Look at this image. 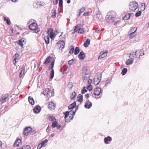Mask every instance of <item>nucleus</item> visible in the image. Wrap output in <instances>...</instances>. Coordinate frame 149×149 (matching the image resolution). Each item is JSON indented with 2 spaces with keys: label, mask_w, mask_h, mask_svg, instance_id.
Instances as JSON below:
<instances>
[{
  "label": "nucleus",
  "mask_w": 149,
  "mask_h": 149,
  "mask_svg": "<svg viewBox=\"0 0 149 149\" xmlns=\"http://www.w3.org/2000/svg\"><path fill=\"white\" fill-rule=\"evenodd\" d=\"M42 37L44 39L45 43L48 44L49 43V37L51 39L54 37L53 29L52 28H49L47 32H45L42 34Z\"/></svg>",
  "instance_id": "1"
},
{
  "label": "nucleus",
  "mask_w": 149,
  "mask_h": 149,
  "mask_svg": "<svg viewBox=\"0 0 149 149\" xmlns=\"http://www.w3.org/2000/svg\"><path fill=\"white\" fill-rule=\"evenodd\" d=\"M106 18L107 19V21L108 23L111 24L113 22H114L113 24L114 25H116L118 22L119 21H117L116 22H113L114 19V17H113L112 16L110 13H108L106 16Z\"/></svg>",
  "instance_id": "2"
},
{
  "label": "nucleus",
  "mask_w": 149,
  "mask_h": 149,
  "mask_svg": "<svg viewBox=\"0 0 149 149\" xmlns=\"http://www.w3.org/2000/svg\"><path fill=\"white\" fill-rule=\"evenodd\" d=\"M77 109V108L75 111H70L69 112L68 111H66L65 112H64L63 113L65 115V118L66 120H67V121H66L67 122H68V121H69V120H66V118L68 116V115H70L71 116V118L70 119V120H72L74 117L73 115L75 114L76 110Z\"/></svg>",
  "instance_id": "3"
},
{
  "label": "nucleus",
  "mask_w": 149,
  "mask_h": 149,
  "mask_svg": "<svg viewBox=\"0 0 149 149\" xmlns=\"http://www.w3.org/2000/svg\"><path fill=\"white\" fill-rule=\"evenodd\" d=\"M29 27L30 29L34 30L36 33H38L40 31V29L38 28L37 24L34 22L30 24L29 25Z\"/></svg>",
  "instance_id": "4"
},
{
  "label": "nucleus",
  "mask_w": 149,
  "mask_h": 149,
  "mask_svg": "<svg viewBox=\"0 0 149 149\" xmlns=\"http://www.w3.org/2000/svg\"><path fill=\"white\" fill-rule=\"evenodd\" d=\"M81 25L80 24H79L77 25L74 29L75 32H77L78 33L83 34L85 31L84 29L81 28Z\"/></svg>",
  "instance_id": "5"
},
{
  "label": "nucleus",
  "mask_w": 149,
  "mask_h": 149,
  "mask_svg": "<svg viewBox=\"0 0 149 149\" xmlns=\"http://www.w3.org/2000/svg\"><path fill=\"white\" fill-rule=\"evenodd\" d=\"M102 74L101 73H98L95 77L94 84L95 85H97L100 82L101 79Z\"/></svg>",
  "instance_id": "6"
},
{
  "label": "nucleus",
  "mask_w": 149,
  "mask_h": 149,
  "mask_svg": "<svg viewBox=\"0 0 149 149\" xmlns=\"http://www.w3.org/2000/svg\"><path fill=\"white\" fill-rule=\"evenodd\" d=\"M138 4L136 2H131L129 5V8L132 10H135L138 8Z\"/></svg>",
  "instance_id": "7"
},
{
  "label": "nucleus",
  "mask_w": 149,
  "mask_h": 149,
  "mask_svg": "<svg viewBox=\"0 0 149 149\" xmlns=\"http://www.w3.org/2000/svg\"><path fill=\"white\" fill-rule=\"evenodd\" d=\"M54 61H52L49 68V70L52 69V70L50 73V79L51 80L53 79L54 75V69H53L54 66Z\"/></svg>",
  "instance_id": "8"
},
{
  "label": "nucleus",
  "mask_w": 149,
  "mask_h": 149,
  "mask_svg": "<svg viewBox=\"0 0 149 149\" xmlns=\"http://www.w3.org/2000/svg\"><path fill=\"white\" fill-rule=\"evenodd\" d=\"M65 43L63 41H58L56 44V46L57 48L62 49L64 47Z\"/></svg>",
  "instance_id": "9"
},
{
  "label": "nucleus",
  "mask_w": 149,
  "mask_h": 149,
  "mask_svg": "<svg viewBox=\"0 0 149 149\" xmlns=\"http://www.w3.org/2000/svg\"><path fill=\"white\" fill-rule=\"evenodd\" d=\"M31 130V128L30 127H27L25 128L24 129L23 134L27 136L30 132Z\"/></svg>",
  "instance_id": "10"
},
{
  "label": "nucleus",
  "mask_w": 149,
  "mask_h": 149,
  "mask_svg": "<svg viewBox=\"0 0 149 149\" xmlns=\"http://www.w3.org/2000/svg\"><path fill=\"white\" fill-rule=\"evenodd\" d=\"M101 88L99 87L96 88L94 91V94L96 95H99L101 92Z\"/></svg>",
  "instance_id": "11"
},
{
  "label": "nucleus",
  "mask_w": 149,
  "mask_h": 149,
  "mask_svg": "<svg viewBox=\"0 0 149 149\" xmlns=\"http://www.w3.org/2000/svg\"><path fill=\"white\" fill-rule=\"evenodd\" d=\"M92 103L88 100H87L85 102L84 107L86 109H89L92 107Z\"/></svg>",
  "instance_id": "12"
},
{
  "label": "nucleus",
  "mask_w": 149,
  "mask_h": 149,
  "mask_svg": "<svg viewBox=\"0 0 149 149\" xmlns=\"http://www.w3.org/2000/svg\"><path fill=\"white\" fill-rule=\"evenodd\" d=\"M43 94L45 95H48L49 96H54V95H53L52 93L51 94V95H50V93L49 92V90L48 88H47L45 89V90L43 91Z\"/></svg>",
  "instance_id": "13"
},
{
  "label": "nucleus",
  "mask_w": 149,
  "mask_h": 149,
  "mask_svg": "<svg viewBox=\"0 0 149 149\" xmlns=\"http://www.w3.org/2000/svg\"><path fill=\"white\" fill-rule=\"evenodd\" d=\"M112 141V138L110 136H108L104 139V141L105 144H109V141Z\"/></svg>",
  "instance_id": "14"
},
{
  "label": "nucleus",
  "mask_w": 149,
  "mask_h": 149,
  "mask_svg": "<svg viewBox=\"0 0 149 149\" xmlns=\"http://www.w3.org/2000/svg\"><path fill=\"white\" fill-rule=\"evenodd\" d=\"M129 57L130 59H132L133 60H134L138 57L135 52H131L130 53Z\"/></svg>",
  "instance_id": "15"
},
{
  "label": "nucleus",
  "mask_w": 149,
  "mask_h": 149,
  "mask_svg": "<svg viewBox=\"0 0 149 149\" xmlns=\"http://www.w3.org/2000/svg\"><path fill=\"white\" fill-rule=\"evenodd\" d=\"M41 110V107L40 106H36L33 109V112L35 113H39Z\"/></svg>",
  "instance_id": "16"
},
{
  "label": "nucleus",
  "mask_w": 149,
  "mask_h": 149,
  "mask_svg": "<svg viewBox=\"0 0 149 149\" xmlns=\"http://www.w3.org/2000/svg\"><path fill=\"white\" fill-rule=\"evenodd\" d=\"M78 57L80 59H83L85 57V55L83 52L81 51L78 56Z\"/></svg>",
  "instance_id": "17"
},
{
  "label": "nucleus",
  "mask_w": 149,
  "mask_h": 149,
  "mask_svg": "<svg viewBox=\"0 0 149 149\" xmlns=\"http://www.w3.org/2000/svg\"><path fill=\"white\" fill-rule=\"evenodd\" d=\"M21 141L20 139H17L15 141L14 143V146L15 147H18L19 146V144L21 143Z\"/></svg>",
  "instance_id": "18"
},
{
  "label": "nucleus",
  "mask_w": 149,
  "mask_h": 149,
  "mask_svg": "<svg viewBox=\"0 0 149 149\" xmlns=\"http://www.w3.org/2000/svg\"><path fill=\"white\" fill-rule=\"evenodd\" d=\"M48 108L51 110L54 109L55 108V106L54 103L52 102L49 103L48 105Z\"/></svg>",
  "instance_id": "19"
},
{
  "label": "nucleus",
  "mask_w": 149,
  "mask_h": 149,
  "mask_svg": "<svg viewBox=\"0 0 149 149\" xmlns=\"http://www.w3.org/2000/svg\"><path fill=\"white\" fill-rule=\"evenodd\" d=\"M90 40L88 38L84 43V45L85 47H87L90 44Z\"/></svg>",
  "instance_id": "20"
},
{
  "label": "nucleus",
  "mask_w": 149,
  "mask_h": 149,
  "mask_svg": "<svg viewBox=\"0 0 149 149\" xmlns=\"http://www.w3.org/2000/svg\"><path fill=\"white\" fill-rule=\"evenodd\" d=\"M52 58L50 56H48L45 60L44 64L45 65H47L50 62Z\"/></svg>",
  "instance_id": "21"
},
{
  "label": "nucleus",
  "mask_w": 149,
  "mask_h": 149,
  "mask_svg": "<svg viewBox=\"0 0 149 149\" xmlns=\"http://www.w3.org/2000/svg\"><path fill=\"white\" fill-rule=\"evenodd\" d=\"M28 100L29 103L31 105H33L34 104V101L33 98L31 96H29L28 97Z\"/></svg>",
  "instance_id": "22"
},
{
  "label": "nucleus",
  "mask_w": 149,
  "mask_h": 149,
  "mask_svg": "<svg viewBox=\"0 0 149 149\" xmlns=\"http://www.w3.org/2000/svg\"><path fill=\"white\" fill-rule=\"evenodd\" d=\"M107 52H103L102 53L101 52L100 54H101V55H100L98 57V59L102 58L105 56H106L107 55Z\"/></svg>",
  "instance_id": "23"
},
{
  "label": "nucleus",
  "mask_w": 149,
  "mask_h": 149,
  "mask_svg": "<svg viewBox=\"0 0 149 149\" xmlns=\"http://www.w3.org/2000/svg\"><path fill=\"white\" fill-rule=\"evenodd\" d=\"M143 52V50H138L136 51L135 52L137 56L138 57L139 56V57L141 56V52Z\"/></svg>",
  "instance_id": "24"
},
{
  "label": "nucleus",
  "mask_w": 149,
  "mask_h": 149,
  "mask_svg": "<svg viewBox=\"0 0 149 149\" xmlns=\"http://www.w3.org/2000/svg\"><path fill=\"white\" fill-rule=\"evenodd\" d=\"M129 37L131 39L135 36L136 35V32H131L129 33Z\"/></svg>",
  "instance_id": "25"
},
{
  "label": "nucleus",
  "mask_w": 149,
  "mask_h": 149,
  "mask_svg": "<svg viewBox=\"0 0 149 149\" xmlns=\"http://www.w3.org/2000/svg\"><path fill=\"white\" fill-rule=\"evenodd\" d=\"M131 13H127L123 17V20H127L129 19L130 17Z\"/></svg>",
  "instance_id": "26"
},
{
  "label": "nucleus",
  "mask_w": 149,
  "mask_h": 149,
  "mask_svg": "<svg viewBox=\"0 0 149 149\" xmlns=\"http://www.w3.org/2000/svg\"><path fill=\"white\" fill-rule=\"evenodd\" d=\"M76 102H74L68 106V109H73L76 106Z\"/></svg>",
  "instance_id": "27"
},
{
  "label": "nucleus",
  "mask_w": 149,
  "mask_h": 149,
  "mask_svg": "<svg viewBox=\"0 0 149 149\" xmlns=\"http://www.w3.org/2000/svg\"><path fill=\"white\" fill-rule=\"evenodd\" d=\"M77 100L78 101L81 102L83 101V96L81 94L78 95L77 97Z\"/></svg>",
  "instance_id": "28"
},
{
  "label": "nucleus",
  "mask_w": 149,
  "mask_h": 149,
  "mask_svg": "<svg viewBox=\"0 0 149 149\" xmlns=\"http://www.w3.org/2000/svg\"><path fill=\"white\" fill-rule=\"evenodd\" d=\"M56 15V10L54 9H53L52 10V17L53 18H55Z\"/></svg>",
  "instance_id": "29"
},
{
  "label": "nucleus",
  "mask_w": 149,
  "mask_h": 149,
  "mask_svg": "<svg viewBox=\"0 0 149 149\" xmlns=\"http://www.w3.org/2000/svg\"><path fill=\"white\" fill-rule=\"evenodd\" d=\"M19 56V55L18 54H15L13 56V58L14 59V60H13V62L14 64L16 63V60Z\"/></svg>",
  "instance_id": "30"
},
{
  "label": "nucleus",
  "mask_w": 149,
  "mask_h": 149,
  "mask_svg": "<svg viewBox=\"0 0 149 149\" xmlns=\"http://www.w3.org/2000/svg\"><path fill=\"white\" fill-rule=\"evenodd\" d=\"M69 53L70 54H72L73 53L74 50V47L73 46H70L69 47Z\"/></svg>",
  "instance_id": "31"
},
{
  "label": "nucleus",
  "mask_w": 149,
  "mask_h": 149,
  "mask_svg": "<svg viewBox=\"0 0 149 149\" xmlns=\"http://www.w3.org/2000/svg\"><path fill=\"white\" fill-rule=\"evenodd\" d=\"M133 62V60L131 59H128L126 62L127 65H129L132 64Z\"/></svg>",
  "instance_id": "32"
},
{
  "label": "nucleus",
  "mask_w": 149,
  "mask_h": 149,
  "mask_svg": "<svg viewBox=\"0 0 149 149\" xmlns=\"http://www.w3.org/2000/svg\"><path fill=\"white\" fill-rule=\"evenodd\" d=\"M8 96V94H7L3 95L2 96V99L4 101L6 102V99Z\"/></svg>",
  "instance_id": "33"
},
{
  "label": "nucleus",
  "mask_w": 149,
  "mask_h": 149,
  "mask_svg": "<svg viewBox=\"0 0 149 149\" xmlns=\"http://www.w3.org/2000/svg\"><path fill=\"white\" fill-rule=\"evenodd\" d=\"M127 68H124L122 70L121 72V74L122 75H125L127 73Z\"/></svg>",
  "instance_id": "34"
},
{
  "label": "nucleus",
  "mask_w": 149,
  "mask_h": 149,
  "mask_svg": "<svg viewBox=\"0 0 149 149\" xmlns=\"http://www.w3.org/2000/svg\"><path fill=\"white\" fill-rule=\"evenodd\" d=\"M79 51L80 50L79 48L77 47H76L74 50V54L75 55L77 54L79 52Z\"/></svg>",
  "instance_id": "35"
},
{
  "label": "nucleus",
  "mask_w": 149,
  "mask_h": 149,
  "mask_svg": "<svg viewBox=\"0 0 149 149\" xmlns=\"http://www.w3.org/2000/svg\"><path fill=\"white\" fill-rule=\"evenodd\" d=\"M137 30V28L136 27H134L130 29L129 31V33H131V32H136Z\"/></svg>",
  "instance_id": "36"
},
{
  "label": "nucleus",
  "mask_w": 149,
  "mask_h": 149,
  "mask_svg": "<svg viewBox=\"0 0 149 149\" xmlns=\"http://www.w3.org/2000/svg\"><path fill=\"white\" fill-rule=\"evenodd\" d=\"M90 76L89 75H88L87 74H86L85 76H84V82H85L87 80H88V79L89 78Z\"/></svg>",
  "instance_id": "37"
},
{
  "label": "nucleus",
  "mask_w": 149,
  "mask_h": 149,
  "mask_svg": "<svg viewBox=\"0 0 149 149\" xmlns=\"http://www.w3.org/2000/svg\"><path fill=\"white\" fill-rule=\"evenodd\" d=\"M145 8V3H142L141 4L140 8L141 11H143Z\"/></svg>",
  "instance_id": "38"
},
{
  "label": "nucleus",
  "mask_w": 149,
  "mask_h": 149,
  "mask_svg": "<svg viewBox=\"0 0 149 149\" xmlns=\"http://www.w3.org/2000/svg\"><path fill=\"white\" fill-rule=\"evenodd\" d=\"M21 149H31V148L29 146L26 145L23 146Z\"/></svg>",
  "instance_id": "39"
},
{
  "label": "nucleus",
  "mask_w": 149,
  "mask_h": 149,
  "mask_svg": "<svg viewBox=\"0 0 149 149\" xmlns=\"http://www.w3.org/2000/svg\"><path fill=\"white\" fill-rule=\"evenodd\" d=\"M86 89L87 88L86 87L83 88V89L81 90V93L82 94H84L87 92Z\"/></svg>",
  "instance_id": "40"
},
{
  "label": "nucleus",
  "mask_w": 149,
  "mask_h": 149,
  "mask_svg": "<svg viewBox=\"0 0 149 149\" xmlns=\"http://www.w3.org/2000/svg\"><path fill=\"white\" fill-rule=\"evenodd\" d=\"M57 122L56 121H54L52 123V127L53 128H54L56 127L57 125Z\"/></svg>",
  "instance_id": "41"
},
{
  "label": "nucleus",
  "mask_w": 149,
  "mask_h": 149,
  "mask_svg": "<svg viewBox=\"0 0 149 149\" xmlns=\"http://www.w3.org/2000/svg\"><path fill=\"white\" fill-rule=\"evenodd\" d=\"M76 93L75 91H74L72 93L71 95L70 96V98L71 99H73L74 98V97L76 95Z\"/></svg>",
  "instance_id": "42"
},
{
  "label": "nucleus",
  "mask_w": 149,
  "mask_h": 149,
  "mask_svg": "<svg viewBox=\"0 0 149 149\" xmlns=\"http://www.w3.org/2000/svg\"><path fill=\"white\" fill-rule=\"evenodd\" d=\"M49 119L51 121H54V120H55V118L53 116H50L49 117Z\"/></svg>",
  "instance_id": "43"
},
{
  "label": "nucleus",
  "mask_w": 149,
  "mask_h": 149,
  "mask_svg": "<svg viewBox=\"0 0 149 149\" xmlns=\"http://www.w3.org/2000/svg\"><path fill=\"white\" fill-rule=\"evenodd\" d=\"M25 71V68L24 66H23L21 68V70L20 72L21 74H24Z\"/></svg>",
  "instance_id": "44"
},
{
  "label": "nucleus",
  "mask_w": 149,
  "mask_h": 149,
  "mask_svg": "<svg viewBox=\"0 0 149 149\" xmlns=\"http://www.w3.org/2000/svg\"><path fill=\"white\" fill-rule=\"evenodd\" d=\"M141 14V11H139L138 12H137L135 14V16L136 17H138L140 16Z\"/></svg>",
  "instance_id": "45"
},
{
  "label": "nucleus",
  "mask_w": 149,
  "mask_h": 149,
  "mask_svg": "<svg viewBox=\"0 0 149 149\" xmlns=\"http://www.w3.org/2000/svg\"><path fill=\"white\" fill-rule=\"evenodd\" d=\"M97 18L99 20H100L102 19V16L100 14H98L96 15Z\"/></svg>",
  "instance_id": "46"
},
{
  "label": "nucleus",
  "mask_w": 149,
  "mask_h": 149,
  "mask_svg": "<svg viewBox=\"0 0 149 149\" xmlns=\"http://www.w3.org/2000/svg\"><path fill=\"white\" fill-rule=\"evenodd\" d=\"M85 10V8L84 7H83L81 8L80 9V12L79 13V16L80 15V13L83 12Z\"/></svg>",
  "instance_id": "47"
},
{
  "label": "nucleus",
  "mask_w": 149,
  "mask_h": 149,
  "mask_svg": "<svg viewBox=\"0 0 149 149\" xmlns=\"http://www.w3.org/2000/svg\"><path fill=\"white\" fill-rule=\"evenodd\" d=\"M56 127H57L58 130H60V131L62 130L63 128V126L61 127V125H57Z\"/></svg>",
  "instance_id": "48"
},
{
  "label": "nucleus",
  "mask_w": 149,
  "mask_h": 149,
  "mask_svg": "<svg viewBox=\"0 0 149 149\" xmlns=\"http://www.w3.org/2000/svg\"><path fill=\"white\" fill-rule=\"evenodd\" d=\"M36 4L39 5H43L44 3L43 2L41 1H37L36 2Z\"/></svg>",
  "instance_id": "49"
},
{
  "label": "nucleus",
  "mask_w": 149,
  "mask_h": 149,
  "mask_svg": "<svg viewBox=\"0 0 149 149\" xmlns=\"http://www.w3.org/2000/svg\"><path fill=\"white\" fill-rule=\"evenodd\" d=\"M68 86L69 90H70L72 87V83H70L68 85Z\"/></svg>",
  "instance_id": "50"
},
{
  "label": "nucleus",
  "mask_w": 149,
  "mask_h": 149,
  "mask_svg": "<svg viewBox=\"0 0 149 149\" xmlns=\"http://www.w3.org/2000/svg\"><path fill=\"white\" fill-rule=\"evenodd\" d=\"M48 141L47 139H45L41 143L43 146L45 145L46 143H47L48 142Z\"/></svg>",
  "instance_id": "51"
},
{
  "label": "nucleus",
  "mask_w": 149,
  "mask_h": 149,
  "mask_svg": "<svg viewBox=\"0 0 149 149\" xmlns=\"http://www.w3.org/2000/svg\"><path fill=\"white\" fill-rule=\"evenodd\" d=\"M61 72H63V74H64L66 73L67 72V70H65V69H63V68H62L61 69Z\"/></svg>",
  "instance_id": "52"
},
{
  "label": "nucleus",
  "mask_w": 149,
  "mask_h": 149,
  "mask_svg": "<svg viewBox=\"0 0 149 149\" xmlns=\"http://www.w3.org/2000/svg\"><path fill=\"white\" fill-rule=\"evenodd\" d=\"M87 89L89 91H91L92 89V87L91 85H89L88 86Z\"/></svg>",
  "instance_id": "53"
},
{
  "label": "nucleus",
  "mask_w": 149,
  "mask_h": 149,
  "mask_svg": "<svg viewBox=\"0 0 149 149\" xmlns=\"http://www.w3.org/2000/svg\"><path fill=\"white\" fill-rule=\"evenodd\" d=\"M74 60L73 59H72L68 61V63L70 65H71L73 63Z\"/></svg>",
  "instance_id": "54"
},
{
  "label": "nucleus",
  "mask_w": 149,
  "mask_h": 149,
  "mask_svg": "<svg viewBox=\"0 0 149 149\" xmlns=\"http://www.w3.org/2000/svg\"><path fill=\"white\" fill-rule=\"evenodd\" d=\"M63 5V0H59V6L60 7H61Z\"/></svg>",
  "instance_id": "55"
},
{
  "label": "nucleus",
  "mask_w": 149,
  "mask_h": 149,
  "mask_svg": "<svg viewBox=\"0 0 149 149\" xmlns=\"http://www.w3.org/2000/svg\"><path fill=\"white\" fill-rule=\"evenodd\" d=\"M6 23L7 24H8V25H10V24H11V22H10V19H8L7 20V21H6Z\"/></svg>",
  "instance_id": "56"
},
{
  "label": "nucleus",
  "mask_w": 149,
  "mask_h": 149,
  "mask_svg": "<svg viewBox=\"0 0 149 149\" xmlns=\"http://www.w3.org/2000/svg\"><path fill=\"white\" fill-rule=\"evenodd\" d=\"M19 44L20 45L21 47H23V44L22 42L20 40L19 41Z\"/></svg>",
  "instance_id": "57"
},
{
  "label": "nucleus",
  "mask_w": 149,
  "mask_h": 149,
  "mask_svg": "<svg viewBox=\"0 0 149 149\" xmlns=\"http://www.w3.org/2000/svg\"><path fill=\"white\" fill-rule=\"evenodd\" d=\"M100 32V29L99 28H97L96 29V30H95V32L96 33H99Z\"/></svg>",
  "instance_id": "58"
},
{
  "label": "nucleus",
  "mask_w": 149,
  "mask_h": 149,
  "mask_svg": "<svg viewBox=\"0 0 149 149\" xmlns=\"http://www.w3.org/2000/svg\"><path fill=\"white\" fill-rule=\"evenodd\" d=\"M43 146L41 144H39L38 146V148L40 149Z\"/></svg>",
  "instance_id": "59"
},
{
  "label": "nucleus",
  "mask_w": 149,
  "mask_h": 149,
  "mask_svg": "<svg viewBox=\"0 0 149 149\" xmlns=\"http://www.w3.org/2000/svg\"><path fill=\"white\" fill-rule=\"evenodd\" d=\"M92 81V80L91 79H89L88 80V84L89 85H90V84H91Z\"/></svg>",
  "instance_id": "60"
},
{
  "label": "nucleus",
  "mask_w": 149,
  "mask_h": 149,
  "mask_svg": "<svg viewBox=\"0 0 149 149\" xmlns=\"http://www.w3.org/2000/svg\"><path fill=\"white\" fill-rule=\"evenodd\" d=\"M22 42V43H25L26 42V40L24 39L23 38L21 39L20 40Z\"/></svg>",
  "instance_id": "61"
},
{
  "label": "nucleus",
  "mask_w": 149,
  "mask_h": 149,
  "mask_svg": "<svg viewBox=\"0 0 149 149\" xmlns=\"http://www.w3.org/2000/svg\"><path fill=\"white\" fill-rule=\"evenodd\" d=\"M110 82H111L110 81V80H109V79L107 80L106 81V83L105 85H106L107 84H108L110 83Z\"/></svg>",
  "instance_id": "62"
},
{
  "label": "nucleus",
  "mask_w": 149,
  "mask_h": 149,
  "mask_svg": "<svg viewBox=\"0 0 149 149\" xmlns=\"http://www.w3.org/2000/svg\"><path fill=\"white\" fill-rule=\"evenodd\" d=\"M58 2V0H55V1H53V3L54 4H57Z\"/></svg>",
  "instance_id": "63"
},
{
  "label": "nucleus",
  "mask_w": 149,
  "mask_h": 149,
  "mask_svg": "<svg viewBox=\"0 0 149 149\" xmlns=\"http://www.w3.org/2000/svg\"><path fill=\"white\" fill-rule=\"evenodd\" d=\"M89 94H86L85 95V97L86 98H88V97H89Z\"/></svg>",
  "instance_id": "64"
}]
</instances>
